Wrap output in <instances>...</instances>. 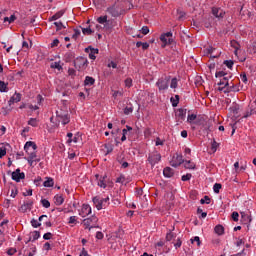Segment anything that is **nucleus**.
I'll list each match as a JSON object with an SVG mask.
<instances>
[{
    "mask_svg": "<svg viewBox=\"0 0 256 256\" xmlns=\"http://www.w3.org/2000/svg\"><path fill=\"white\" fill-rule=\"evenodd\" d=\"M195 119H197V114H189L187 117V122L193 123V121H195Z\"/></svg>",
    "mask_w": 256,
    "mask_h": 256,
    "instance_id": "a19ab883",
    "label": "nucleus"
},
{
    "mask_svg": "<svg viewBox=\"0 0 256 256\" xmlns=\"http://www.w3.org/2000/svg\"><path fill=\"white\" fill-rule=\"evenodd\" d=\"M54 15L56 16V18L61 19V17L65 15V10H60Z\"/></svg>",
    "mask_w": 256,
    "mask_h": 256,
    "instance_id": "0e129e2a",
    "label": "nucleus"
},
{
    "mask_svg": "<svg viewBox=\"0 0 256 256\" xmlns=\"http://www.w3.org/2000/svg\"><path fill=\"white\" fill-rule=\"evenodd\" d=\"M97 23H99L100 25H104V27H106V29L109 28V27H107V25H109V20H107V15L98 17Z\"/></svg>",
    "mask_w": 256,
    "mask_h": 256,
    "instance_id": "aec40b11",
    "label": "nucleus"
},
{
    "mask_svg": "<svg viewBox=\"0 0 256 256\" xmlns=\"http://www.w3.org/2000/svg\"><path fill=\"white\" fill-rule=\"evenodd\" d=\"M148 163L151 165V167H154L161 161V153L158 151H153L148 154L147 158Z\"/></svg>",
    "mask_w": 256,
    "mask_h": 256,
    "instance_id": "7ed1b4c3",
    "label": "nucleus"
},
{
    "mask_svg": "<svg viewBox=\"0 0 256 256\" xmlns=\"http://www.w3.org/2000/svg\"><path fill=\"white\" fill-rule=\"evenodd\" d=\"M92 201L97 211H101V209H106V207H109V196H107L106 198L95 196L94 198H92Z\"/></svg>",
    "mask_w": 256,
    "mask_h": 256,
    "instance_id": "f257e3e1",
    "label": "nucleus"
},
{
    "mask_svg": "<svg viewBox=\"0 0 256 256\" xmlns=\"http://www.w3.org/2000/svg\"><path fill=\"white\" fill-rule=\"evenodd\" d=\"M54 25H55L57 31H61V29H65L63 22H54Z\"/></svg>",
    "mask_w": 256,
    "mask_h": 256,
    "instance_id": "37998d69",
    "label": "nucleus"
},
{
    "mask_svg": "<svg viewBox=\"0 0 256 256\" xmlns=\"http://www.w3.org/2000/svg\"><path fill=\"white\" fill-rule=\"evenodd\" d=\"M39 237H41V233L39 231H34L32 232V241H37V239H39Z\"/></svg>",
    "mask_w": 256,
    "mask_h": 256,
    "instance_id": "49530a36",
    "label": "nucleus"
},
{
    "mask_svg": "<svg viewBox=\"0 0 256 256\" xmlns=\"http://www.w3.org/2000/svg\"><path fill=\"white\" fill-rule=\"evenodd\" d=\"M17 193H19V191L17 190V188H12V189H11L10 197H13V199H15V197H17Z\"/></svg>",
    "mask_w": 256,
    "mask_h": 256,
    "instance_id": "6e6d98bb",
    "label": "nucleus"
},
{
    "mask_svg": "<svg viewBox=\"0 0 256 256\" xmlns=\"http://www.w3.org/2000/svg\"><path fill=\"white\" fill-rule=\"evenodd\" d=\"M141 31H142V34H143V35H147V34H149V27L143 26L142 29H141Z\"/></svg>",
    "mask_w": 256,
    "mask_h": 256,
    "instance_id": "774afa93",
    "label": "nucleus"
},
{
    "mask_svg": "<svg viewBox=\"0 0 256 256\" xmlns=\"http://www.w3.org/2000/svg\"><path fill=\"white\" fill-rule=\"evenodd\" d=\"M85 52L88 53L89 59L95 61L97 59V56L95 55L99 54V49L89 46L88 48H85Z\"/></svg>",
    "mask_w": 256,
    "mask_h": 256,
    "instance_id": "ddd939ff",
    "label": "nucleus"
},
{
    "mask_svg": "<svg viewBox=\"0 0 256 256\" xmlns=\"http://www.w3.org/2000/svg\"><path fill=\"white\" fill-rule=\"evenodd\" d=\"M26 153H28V155H29V157H28V159H39V158H37V153L35 152V150H33V152H29V150H28V152H26Z\"/></svg>",
    "mask_w": 256,
    "mask_h": 256,
    "instance_id": "c03bdc74",
    "label": "nucleus"
},
{
    "mask_svg": "<svg viewBox=\"0 0 256 256\" xmlns=\"http://www.w3.org/2000/svg\"><path fill=\"white\" fill-rule=\"evenodd\" d=\"M133 113V106H126L124 108V115H131Z\"/></svg>",
    "mask_w": 256,
    "mask_h": 256,
    "instance_id": "58836bf2",
    "label": "nucleus"
},
{
    "mask_svg": "<svg viewBox=\"0 0 256 256\" xmlns=\"http://www.w3.org/2000/svg\"><path fill=\"white\" fill-rule=\"evenodd\" d=\"M38 124L39 121L37 120V118H30L28 121V125H30L31 127H37Z\"/></svg>",
    "mask_w": 256,
    "mask_h": 256,
    "instance_id": "473e14b6",
    "label": "nucleus"
},
{
    "mask_svg": "<svg viewBox=\"0 0 256 256\" xmlns=\"http://www.w3.org/2000/svg\"><path fill=\"white\" fill-rule=\"evenodd\" d=\"M234 92V93H237L239 92V86H235V85H228V87L224 90V93H231Z\"/></svg>",
    "mask_w": 256,
    "mask_h": 256,
    "instance_id": "5701e85b",
    "label": "nucleus"
},
{
    "mask_svg": "<svg viewBox=\"0 0 256 256\" xmlns=\"http://www.w3.org/2000/svg\"><path fill=\"white\" fill-rule=\"evenodd\" d=\"M7 85L9 84L5 83V81H0V93H7V91H9Z\"/></svg>",
    "mask_w": 256,
    "mask_h": 256,
    "instance_id": "c85d7f7f",
    "label": "nucleus"
},
{
    "mask_svg": "<svg viewBox=\"0 0 256 256\" xmlns=\"http://www.w3.org/2000/svg\"><path fill=\"white\" fill-rule=\"evenodd\" d=\"M106 11L109 13V15H111V17H119V15H121V12H119V7H117V3H114L112 6L108 7Z\"/></svg>",
    "mask_w": 256,
    "mask_h": 256,
    "instance_id": "9b49d317",
    "label": "nucleus"
},
{
    "mask_svg": "<svg viewBox=\"0 0 256 256\" xmlns=\"http://www.w3.org/2000/svg\"><path fill=\"white\" fill-rule=\"evenodd\" d=\"M41 204L43 207H45V209H49L51 207V202H49L47 199H42Z\"/></svg>",
    "mask_w": 256,
    "mask_h": 256,
    "instance_id": "4c0bfd02",
    "label": "nucleus"
},
{
    "mask_svg": "<svg viewBox=\"0 0 256 256\" xmlns=\"http://www.w3.org/2000/svg\"><path fill=\"white\" fill-rule=\"evenodd\" d=\"M217 147H219V144L214 140L211 145V149H212L213 153H215V151H217Z\"/></svg>",
    "mask_w": 256,
    "mask_h": 256,
    "instance_id": "13d9d810",
    "label": "nucleus"
},
{
    "mask_svg": "<svg viewBox=\"0 0 256 256\" xmlns=\"http://www.w3.org/2000/svg\"><path fill=\"white\" fill-rule=\"evenodd\" d=\"M35 253H37V248L32 247V248H29V250H25L23 256H34Z\"/></svg>",
    "mask_w": 256,
    "mask_h": 256,
    "instance_id": "cd10ccee",
    "label": "nucleus"
},
{
    "mask_svg": "<svg viewBox=\"0 0 256 256\" xmlns=\"http://www.w3.org/2000/svg\"><path fill=\"white\" fill-rule=\"evenodd\" d=\"M173 239H175V234L172 232L167 233L166 241H173Z\"/></svg>",
    "mask_w": 256,
    "mask_h": 256,
    "instance_id": "09e8293b",
    "label": "nucleus"
},
{
    "mask_svg": "<svg viewBox=\"0 0 256 256\" xmlns=\"http://www.w3.org/2000/svg\"><path fill=\"white\" fill-rule=\"evenodd\" d=\"M163 175H164V177L171 179V177H173V175H175V170L171 167H166L163 170Z\"/></svg>",
    "mask_w": 256,
    "mask_h": 256,
    "instance_id": "f3484780",
    "label": "nucleus"
},
{
    "mask_svg": "<svg viewBox=\"0 0 256 256\" xmlns=\"http://www.w3.org/2000/svg\"><path fill=\"white\" fill-rule=\"evenodd\" d=\"M17 18L15 17V15H11L10 17H5L4 18V23H13Z\"/></svg>",
    "mask_w": 256,
    "mask_h": 256,
    "instance_id": "ea45409f",
    "label": "nucleus"
},
{
    "mask_svg": "<svg viewBox=\"0 0 256 256\" xmlns=\"http://www.w3.org/2000/svg\"><path fill=\"white\" fill-rule=\"evenodd\" d=\"M43 185L45 187H53V185H55V181L51 177H46V180L44 181Z\"/></svg>",
    "mask_w": 256,
    "mask_h": 256,
    "instance_id": "bb28decb",
    "label": "nucleus"
},
{
    "mask_svg": "<svg viewBox=\"0 0 256 256\" xmlns=\"http://www.w3.org/2000/svg\"><path fill=\"white\" fill-rule=\"evenodd\" d=\"M214 232L216 233V235H223L225 233V228L223 227V225L218 224L215 226Z\"/></svg>",
    "mask_w": 256,
    "mask_h": 256,
    "instance_id": "b1692460",
    "label": "nucleus"
},
{
    "mask_svg": "<svg viewBox=\"0 0 256 256\" xmlns=\"http://www.w3.org/2000/svg\"><path fill=\"white\" fill-rule=\"evenodd\" d=\"M83 35H91L93 33V30L91 28H82Z\"/></svg>",
    "mask_w": 256,
    "mask_h": 256,
    "instance_id": "603ef678",
    "label": "nucleus"
},
{
    "mask_svg": "<svg viewBox=\"0 0 256 256\" xmlns=\"http://www.w3.org/2000/svg\"><path fill=\"white\" fill-rule=\"evenodd\" d=\"M31 225H32V227H34V229H37V227H39L41 225V223L35 219H32Z\"/></svg>",
    "mask_w": 256,
    "mask_h": 256,
    "instance_id": "3c124183",
    "label": "nucleus"
},
{
    "mask_svg": "<svg viewBox=\"0 0 256 256\" xmlns=\"http://www.w3.org/2000/svg\"><path fill=\"white\" fill-rule=\"evenodd\" d=\"M232 219L235 222L239 221V213L238 212H233L232 213Z\"/></svg>",
    "mask_w": 256,
    "mask_h": 256,
    "instance_id": "338daca9",
    "label": "nucleus"
},
{
    "mask_svg": "<svg viewBox=\"0 0 256 256\" xmlns=\"http://www.w3.org/2000/svg\"><path fill=\"white\" fill-rule=\"evenodd\" d=\"M51 237H53V234L51 232H47L43 235V239H45V241H49Z\"/></svg>",
    "mask_w": 256,
    "mask_h": 256,
    "instance_id": "052dcab7",
    "label": "nucleus"
},
{
    "mask_svg": "<svg viewBox=\"0 0 256 256\" xmlns=\"http://www.w3.org/2000/svg\"><path fill=\"white\" fill-rule=\"evenodd\" d=\"M69 225H75L77 223V216H71L68 219Z\"/></svg>",
    "mask_w": 256,
    "mask_h": 256,
    "instance_id": "a18cd8bd",
    "label": "nucleus"
},
{
    "mask_svg": "<svg viewBox=\"0 0 256 256\" xmlns=\"http://www.w3.org/2000/svg\"><path fill=\"white\" fill-rule=\"evenodd\" d=\"M54 203L57 206H60L62 203H65V198H63L62 195H56L54 196Z\"/></svg>",
    "mask_w": 256,
    "mask_h": 256,
    "instance_id": "393cba45",
    "label": "nucleus"
},
{
    "mask_svg": "<svg viewBox=\"0 0 256 256\" xmlns=\"http://www.w3.org/2000/svg\"><path fill=\"white\" fill-rule=\"evenodd\" d=\"M95 177L98 187H101L102 189H107V183H109V178H107V175L100 176L99 174H96Z\"/></svg>",
    "mask_w": 256,
    "mask_h": 256,
    "instance_id": "0eeeda50",
    "label": "nucleus"
},
{
    "mask_svg": "<svg viewBox=\"0 0 256 256\" xmlns=\"http://www.w3.org/2000/svg\"><path fill=\"white\" fill-rule=\"evenodd\" d=\"M21 101V93H15L10 100L8 101L9 105H13V103H19Z\"/></svg>",
    "mask_w": 256,
    "mask_h": 256,
    "instance_id": "6ab92c4d",
    "label": "nucleus"
},
{
    "mask_svg": "<svg viewBox=\"0 0 256 256\" xmlns=\"http://www.w3.org/2000/svg\"><path fill=\"white\" fill-rule=\"evenodd\" d=\"M78 213L80 217H87L88 215H91L92 209L89 204H83L81 209L78 210Z\"/></svg>",
    "mask_w": 256,
    "mask_h": 256,
    "instance_id": "1a4fd4ad",
    "label": "nucleus"
},
{
    "mask_svg": "<svg viewBox=\"0 0 256 256\" xmlns=\"http://www.w3.org/2000/svg\"><path fill=\"white\" fill-rule=\"evenodd\" d=\"M184 167L185 169H195V163H193L191 160L184 161Z\"/></svg>",
    "mask_w": 256,
    "mask_h": 256,
    "instance_id": "7c9ffc66",
    "label": "nucleus"
},
{
    "mask_svg": "<svg viewBox=\"0 0 256 256\" xmlns=\"http://www.w3.org/2000/svg\"><path fill=\"white\" fill-rule=\"evenodd\" d=\"M21 179H25V174L21 172V169L18 168L12 172V180L16 181V183H20Z\"/></svg>",
    "mask_w": 256,
    "mask_h": 256,
    "instance_id": "f8f14e48",
    "label": "nucleus"
},
{
    "mask_svg": "<svg viewBox=\"0 0 256 256\" xmlns=\"http://www.w3.org/2000/svg\"><path fill=\"white\" fill-rule=\"evenodd\" d=\"M56 119L58 123H62V125H68V123L71 121L69 114L64 111L56 112Z\"/></svg>",
    "mask_w": 256,
    "mask_h": 256,
    "instance_id": "39448f33",
    "label": "nucleus"
},
{
    "mask_svg": "<svg viewBox=\"0 0 256 256\" xmlns=\"http://www.w3.org/2000/svg\"><path fill=\"white\" fill-rule=\"evenodd\" d=\"M73 59H75V54L73 52H67L64 55V61L66 63H71L73 61Z\"/></svg>",
    "mask_w": 256,
    "mask_h": 256,
    "instance_id": "4be33fe9",
    "label": "nucleus"
},
{
    "mask_svg": "<svg viewBox=\"0 0 256 256\" xmlns=\"http://www.w3.org/2000/svg\"><path fill=\"white\" fill-rule=\"evenodd\" d=\"M36 101H37V105L38 107L43 105V102L45 101V98H43V96H41L40 94H38L36 96Z\"/></svg>",
    "mask_w": 256,
    "mask_h": 256,
    "instance_id": "e433bc0d",
    "label": "nucleus"
},
{
    "mask_svg": "<svg viewBox=\"0 0 256 256\" xmlns=\"http://www.w3.org/2000/svg\"><path fill=\"white\" fill-rule=\"evenodd\" d=\"M192 175L190 173L183 175L181 177L182 181H190L191 180Z\"/></svg>",
    "mask_w": 256,
    "mask_h": 256,
    "instance_id": "e2e57ef3",
    "label": "nucleus"
},
{
    "mask_svg": "<svg viewBox=\"0 0 256 256\" xmlns=\"http://www.w3.org/2000/svg\"><path fill=\"white\" fill-rule=\"evenodd\" d=\"M251 115H256V108L250 107L245 113L243 118L247 119L248 117H251Z\"/></svg>",
    "mask_w": 256,
    "mask_h": 256,
    "instance_id": "a878e982",
    "label": "nucleus"
},
{
    "mask_svg": "<svg viewBox=\"0 0 256 256\" xmlns=\"http://www.w3.org/2000/svg\"><path fill=\"white\" fill-rule=\"evenodd\" d=\"M177 87H179V79L174 77V78L171 79L170 88L171 89H177Z\"/></svg>",
    "mask_w": 256,
    "mask_h": 256,
    "instance_id": "c756f323",
    "label": "nucleus"
},
{
    "mask_svg": "<svg viewBox=\"0 0 256 256\" xmlns=\"http://www.w3.org/2000/svg\"><path fill=\"white\" fill-rule=\"evenodd\" d=\"M218 91H223L225 93V90L229 87V78L224 77L220 80L218 83Z\"/></svg>",
    "mask_w": 256,
    "mask_h": 256,
    "instance_id": "4468645a",
    "label": "nucleus"
},
{
    "mask_svg": "<svg viewBox=\"0 0 256 256\" xmlns=\"http://www.w3.org/2000/svg\"><path fill=\"white\" fill-rule=\"evenodd\" d=\"M68 75L70 77H75L77 75V71H75V69H73V68H69L68 69Z\"/></svg>",
    "mask_w": 256,
    "mask_h": 256,
    "instance_id": "5fc2aeb1",
    "label": "nucleus"
},
{
    "mask_svg": "<svg viewBox=\"0 0 256 256\" xmlns=\"http://www.w3.org/2000/svg\"><path fill=\"white\" fill-rule=\"evenodd\" d=\"M125 86L128 87V88L133 87V79L127 78L125 80Z\"/></svg>",
    "mask_w": 256,
    "mask_h": 256,
    "instance_id": "8fccbe9b",
    "label": "nucleus"
},
{
    "mask_svg": "<svg viewBox=\"0 0 256 256\" xmlns=\"http://www.w3.org/2000/svg\"><path fill=\"white\" fill-rule=\"evenodd\" d=\"M186 116H187V109L179 108L176 111V117H177L178 121H185Z\"/></svg>",
    "mask_w": 256,
    "mask_h": 256,
    "instance_id": "dca6fc26",
    "label": "nucleus"
},
{
    "mask_svg": "<svg viewBox=\"0 0 256 256\" xmlns=\"http://www.w3.org/2000/svg\"><path fill=\"white\" fill-rule=\"evenodd\" d=\"M31 147H32L33 151H37V144H35V142L28 141L24 145V150L26 151V153H29V149H31Z\"/></svg>",
    "mask_w": 256,
    "mask_h": 256,
    "instance_id": "a211bd4d",
    "label": "nucleus"
},
{
    "mask_svg": "<svg viewBox=\"0 0 256 256\" xmlns=\"http://www.w3.org/2000/svg\"><path fill=\"white\" fill-rule=\"evenodd\" d=\"M84 85L86 87H91V85H95V78L91 76H86L84 80Z\"/></svg>",
    "mask_w": 256,
    "mask_h": 256,
    "instance_id": "412c9836",
    "label": "nucleus"
},
{
    "mask_svg": "<svg viewBox=\"0 0 256 256\" xmlns=\"http://www.w3.org/2000/svg\"><path fill=\"white\" fill-rule=\"evenodd\" d=\"M169 81H171V77L169 76H164L158 79L156 86L158 87L160 93L169 89Z\"/></svg>",
    "mask_w": 256,
    "mask_h": 256,
    "instance_id": "f03ea898",
    "label": "nucleus"
},
{
    "mask_svg": "<svg viewBox=\"0 0 256 256\" xmlns=\"http://www.w3.org/2000/svg\"><path fill=\"white\" fill-rule=\"evenodd\" d=\"M215 75L217 78L223 77V79H224V77H225V75H227V73H225L224 71H218V72H216Z\"/></svg>",
    "mask_w": 256,
    "mask_h": 256,
    "instance_id": "69168bd1",
    "label": "nucleus"
},
{
    "mask_svg": "<svg viewBox=\"0 0 256 256\" xmlns=\"http://www.w3.org/2000/svg\"><path fill=\"white\" fill-rule=\"evenodd\" d=\"M156 147H159V145H165V141L161 140V138L157 137L155 140Z\"/></svg>",
    "mask_w": 256,
    "mask_h": 256,
    "instance_id": "864d4df0",
    "label": "nucleus"
},
{
    "mask_svg": "<svg viewBox=\"0 0 256 256\" xmlns=\"http://www.w3.org/2000/svg\"><path fill=\"white\" fill-rule=\"evenodd\" d=\"M7 155V149L0 148V159H3Z\"/></svg>",
    "mask_w": 256,
    "mask_h": 256,
    "instance_id": "680f3d73",
    "label": "nucleus"
},
{
    "mask_svg": "<svg viewBox=\"0 0 256 256\" xmlns=\"http://www.w3.org/2000/svg\"><path fill=\"white\" fill-rule=\"evenodd\" d=\"M201 205H209L211 203V198L209 196H204V198H202L200 200Z\"/></svg>",
    "mask_w": 256,
    "mask_h": 256,
    "instance_id": "c9c22d12",
    "label": "nucleus"
},
{
    "mask_svg": "<svg viewBox=\"0 0 256 256\" xmlns=\"http://www.w3.org/2000/svg\"><path fill=\"white\" fill-rule=\"evenodd\" d=\"M79 35H81V30L75 29L74 34L72 35V39H77V37H79Z\"/></svg>",
    "mask_w": 256,
    "mask_h": 256,
    "instance_id": "4d7b16f0",
    "label": "nucleus"
},
{
    "mask_svg": "<svg viewBox=\"0 0 256 256\" xmlns=\"http://www.w3.org/2000/svg\"><path fill=\"white\" fill-rule=\"evenodd\" d=\"M160 41H162V43H164V45H162V47H165L166 45H171V43H173V33L167 32V33L162 34L160 36Z\"/></svg>",
    "mask_w": 256,
    "mask_h": 256,
    "instance_id": "6e6552de",
    "label": "nucleus"
},
{
    "mask_svg": "<svg viewBox=\"0 0 256 256\" xmlns=\"http://www.w3.org/2000/svg\"><path fill=\"white\" fill-rule=\"evenodd\" d=\"M172 107H177L179 105V95H175V98L170 99Z\"/></svg>",
    "mask_w": 256,
    "mask_h": 256,
    "instance_id": "72a5a7b5",
    "label": "nucleus"
},
{
    "mask_svg": "<svg viewBox=\"0 0 256 256\" xmlns=\"http://www.w3.org/2000/svg\"><path fill=\"white\" fill-rule=\"evenodd\" d=\"M51 69H57L58 71H62L63 66H61V62H53L51 64Z\"/></svg>",
    "mask_w": 256,
    "mask_h": 256,
    "instance_id": "2f4dec72",
    "label": "nucleus"
},
{
    "mask_svg": "<svg viewBox=\"0 0 256 256\" xmlns=\"http://www.w3.org/2000/svg\"><path fill=\"white\" fill-rule=\"evenodd\" d=\"M212 15H214L216 19H223V17H225V12L221 8L213 7Z\"/></svg>",
    "mask_w": 256,
    "mask_h": 256,
    "instance_id": "2eb2a0df",
    "label": "nucleus"
},
{
    "mask_svg": "<svg viewBox=\"0 0 256 256\" xmlns=\"http://www.w3.org/2000/svg\"><path fill=\"white\" fill-rule=\"evenodd\" d=\"M224 65H226L228 69H233V65H235V63L233 62V60H225Z\"/></svg>",
    "mask_w": 256,
    "mask_h": 256,
    "instance_id": "79ce46f5",
    "label": "nucleus"
},
{
    "mask_svg": "<svg viewBox=\"0 0 256 256\" xmlns=\"http://www.w3.org/2000/svg\"><path fill=\"white\" fill-rule=\"evenodd\" d=\"M221 187H222L221 184L215 183L213 186L214 193H219V191H221Z\"/></svg>",
    "mask_w": 256,
    "mask_h": 256,
    "instance_id": "de8ad7c7",
    "label": "nucleus"
},
{
    "mask_svg": "<svg viewBox=\"0 0 256 256\" xmlns=\"http://www.w3.org/2000/svg\"><path fill=\"white\" fill-rule=\"evenodd\" d=\"M31 209H33V200L26 199L21 205L20 211H22V213H27V211H31Z\"/></svg>",
    "mask_w": 256,
    "mask_h": 256,
    "instance_id": "9d476101",
    "label": "nucleus"
},
{
    "mask_svg": "<svg viewBox=\"0 0 256 256\" xmlns=\"http://www.w3.org/2000/svg\"><path fill=\"white\" fill-rule=\"evenodd\" d=\"M99 221V219H97V216L93 215L91 217L85 218L82 223L85 227V229H89V231H91V229H93V227H95V225H97V222Z\"/></svg>",
    "mask_w": 256,
    "mask_h": 256,
    "instance_id": "20e7f679",
    "label": "nucleus"
},
{
    "mask_svg": "<svg viewBox=\"0 0 256 256\" xmlns=\"http://www.w3.org/2000/svg\"><path fill=\"white\" fill-rule=\"evenodd\" d=\"M192 243H197V247H199V245H201V240L199 238V236H195L194 239H191Z\"/></svg>",
    "mask_w": 256,
    "mask_h": 256,
    "instance_id": "bf43d9fd",
    "label": "nucleus"
},
{
    "mask_svg": "<svg viewBox=\"0 0 256 256\" xmlns=\"http://www.w3.org/2000/svg\"><path fill=\"white\" fill-rule=\"evenodd\" d=\"M183 163H185V160H183V155L177 153L173 155L170 161L171 167H179L180 165H183Z\"/></svg>",
    "mask_w": 256,
    "mask_h": 256,
    "instance_id": "423d86ee",
    "label": "nucleus"
},
{
    "mask_svg": "<svg viewBox=\"0 0 256 256\" xmlns=\"http://www.w3.org/2000/svg\"><path fill=\"white\" fill-rule=\"evenodd\" d=\"M241 217L245 223H251V216L249 214H245V212L241 213Z\"/></svg>",
    "mask_w": 256,
    "mask_h": 256,
    "instance_id": "f704fd0d",
    "label": "nucleus"
}]
</instances>
